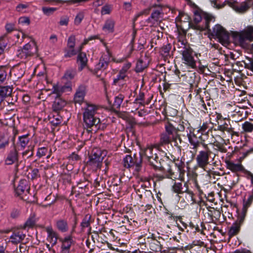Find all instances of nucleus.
Here are the masks:
<instances>
[{"mask_svg": "<svg viewBox=\"0 0 253 253\" xmlns=\"http://www.w3.org/2000/svg\"><path fill=\"white\" fill-rule=\"evenodd\" d=\"M194 14L193 23L190 21V17L183 12H179V15L176 18V19H179V20L182 21V17H185V19L188 21L189 28L199 31H204L206 29H209L210 23L213 18L211 15L206 13L201 15L197 10L195 11Z\"/></svg>", "mask_w": 253, "mask_h": 253, "instance_id": "1", "label": "nucleus"}, {"mask_svg": "<svg viewBox=\"0 0 253 253\" xmlns=\"http://www.w3.org/2000/svg\"><path fill=\"white\" fill-rule=\"evenodd\" d=\"M97 107L93 104H86V107L84 108L83 113V120L86 127L91 128V130H87L88 132L92 130L96 131L100 128V120L96 116Z\"/></svg>", "mask_w": 253, "mask_h": 253, "instance_id": "2", "label": "nucleus"}, {"mask_svg": "<svg viewBox=\"0 0 253 253\" xmlns=\"http://www.w3.org/2000/svg\"><path fill=\"white\" fill-rule=\"evenodd\" d=\"M231 36L236 44L243 47L246 45V41H253V26H248L240 32H232Z\"/></svg>", "mask_w": 253, "mask_h": 253, "instance_id": "3", "label": "nucleus"}, {"mask_svg": "<svg viewBox=\"0 0 253 253\" xmlns=\"http://www.w3.org/2000/svg\"><path fill=\"white\" fill-rule=\"evenodd\" d=\"M71 90L72 87L70 84L53 86V93L57 95V97L55 98L52 104V109L54 112L58 113L66 104V102L59 97L60 94L63 92L71 91Z\"/></svg>", "mask_w": 253, "mask_h": 253, "instance_id": "4", "label": "nucleus"}, {"mask_svg": "<svg viewBox=\"0 0 253 253\" xmlns=\"http://www.w3.org/2000/svg\"><path fill=\"white\" fill-rule=\"evenodd\" d=\"M173 163L174 164V167L168 164L167 167L170 170H172V172H174L176 175H173L174 179H178L181 182H184L185 180V174L186 171L185 170V163L184 161H182V158L179 159V158L176 159L175 157L173 158Z\"/></svg>", "mask_w": 253, "mask_h": 253, "instance_id": "5", "label": "nucleus"}, {"mask_svg": "<svg viewBox=\"0 0 253 253\" xmlns=\"http://www.w3.org/2000/svg\"><path fill=\"white\" fill-rule=\"evenodd\" d=\"M37 51V44L35 41H32L24 45L22 48L18 49L16 51V56L21 59H25L34 56Z\"/></svg>", "mask_w": 253, "mask_h": 253, "instance_id": "6", "label": "nucleus"}, {"mask_svg": "<svg viewBox=\"0 0 253 253\" xmlns=\"http://www.w3.org/2000/svg\"><path fill=\"white\" fill-rule=\"evenodd\" d=\"M124 167L126 169L132 168L136 172H139L142 168V158L137 156L136 154H134L133 156L131 155H127L123 160Z\"/></svg>", "mask_w": 253, "mask_h": 253, "instance_id": "7", "label": "nucleus"}, {"mask_svg": "<svg viewBox=\"0 0 253 253\" xmlns=\"http://www.w3.org/2000/svg\"><path fill=\"white\" fill-rule=\"evenodd\" d=\"M105 156L106 153L102 151L99 148H94L92 150L87 164L95 169H100L101 167L103 158Z\"/></svg>", "mask_w": 253, "mask_h": 253, "instance_id": "8", "label": "nucleus"}, {"mask_svg": "<svg viewBox=\"0 0 253 253\" xmlns=\"http://www.w3.org/2000/svg\"><path fill=\"white\" fill-rule=\"evenodd\" d=\"M212 37L218 39L221 43H228L229 36L228 32L220 25L216 24L213 27L212 31L207 29Z\"/></svg>", "mask_w": 253, "mask_h": 253, "instance_id": "9", "label": "nucleus"}, {"mask_svg": "<svg viewBox=\"0 0 253 253\" xmlns=\"http://www.w3.org/2000/svg\"><path fill=\"white\" fill-rule=\"evenodd\" d=\"M181 49L183 50L179 51V53L182 55V62L191 68H196V61L194 59L193 51L191 47Z\"/></svg>", "mask_w": 253, "mask_h": 253, "instance_id": "10", "label": "nucleus"}, {"mask_svg": "<svg viewBox=\"0 0 253 253\" xmlns=\"http://www.w3.org/2000/svg\"><path fill=\"white\" fill-rule=\"evenodd\" d=\"M154 8H158L154 10L151 13V16L147 19L146 22L150 26L158 25L163 18L164 13L163 12L162 6L161 4H154L152 6Z\"/></svg>", "mask_w": 253, "mask_h": 253, "instance_id": "11", "label": "nucleus"}, {"mask_svg": "<svg viewBox=\"0 0 253 253\" xmlns=\"http://www.w3.org/2000/svg\"><path fill=\"white\" fill-rule=\"evenodd\" d=\"M165 131L160 135L159 145L163 146L171 142V136L175 131V128L170 123L165 125Z\"/></svg>", "mask_w": 253, "mask_h": 253, "instance_id": "12", "label": "nucleus"}, {"mask_svg": "<svg viewBox=\"0 0 253 253\" xmlns=\"http://www.w3.org/2000/svg\"><path fill=\"white\" fill-rule=\"evenodd\" d=\"M204 150L199 152L196 160L197 165L201 168L205 169L209 164L210 157L212 153L210 148H203Z\"/></svg>", "mask_w": 253, "mask_h": 253, "instance_id": "13", "label": "nucleus"}, {"mask_svg": "<svg viewBox=\"0 0 253 253\" xmlns=\"http://www.w3.org/2000/svg\"><path fill=\"white\" fill-rule=\"evenodd\" d=\"M171 188L173 192L178 194L186 193L190 195L192 197H193L194 195L193 192L188 188L187 182H184L183 185L181 182H174Z\"/></svg>", "mask_w": 253, "mask_h": 253, "instance_id": "14", "label": "nucleus"}, {"mask_svg": "<svg viewBox=\"0 0 253 253\" xmlns=\"http://www.w3.org/2000/svg\"><path fill=\"white\" fill-rule=\"evenodd\" d=\"M59 241L61 242V253H70L71 247L74 245L75 242L71 235H68L64 238H59Z\"/></svg>", "mask_w": 253, "mask_h": 253, "instance_id": "15", "label": "nucleus"}, {"mask_svg": "<svg viewBox=\"0 0 253 253\" xmlns=\"http://www.w3.org/2000/svg\"><path fill=\"white\" fill-rule=\"evenodd\" d=\"M214 130L223 132L226 131L230 134H232L234 132V128L230 124V120L226 119L220 120L219 122H218L217 128H215Z\"/></svg>", "mask_w": 253, "mask_h": 253, "instance_id": "16", "label": "nucleus"}, {"mask_svg": "<svg viewBox=\"0 0 253 253\" xmlns=\"http://www.w3.org/2000/svg\"><path fill=\"white\" fill-rule=\"evenodd\" d=\"M164 241L161 237H158V239L154 237H151V239L147 243L149 245L150 250L155 252H161L162 250V243Z\"/></svg>", "mask_w": 253, "mask_h": 253, "instance_id": "17", "label": "nucleus"}, {"mask_svg": "<svg viewBox=\"0 0 253 253\" xmlns=\"http://www.w3.org/2000/svg\"><path fill=\"white\" fill-rule=\"evenodd\" d=\"M187 137L190 145L192 146L191 148L196 152L199 147L202 146L201 140H200V136H197L194 132L190 131L189 133L187 134Z\"/></svg>", "mask_w": 253, "mask_h": 253, "instance_id": "18", "label": "nucleus"}, {"mask_svg": "<svg viewBox=\"0 0 253 253\" xmlns=\"http://www.w3.org/2000/svg\"><path fill=\"white\" fill-rule=\"evenodd\" d=\"M187 137L190 145L192 146L191 148L196 152L199 147L202 146L201 140H200V136H197L194 132L190 131L189 133L187 134Z\"/></svg>", "mask_w": 253, "mask_h": 253, "instance_id": "19", "label": "nucleus"}, {"mask_svg": "<svg viewBox=\"0 0 253 253\" xmlns=\"http://www.w3.org/2000/svg\"><path fill=\"white\" fill-rule=\"evenodd\" d=\"M157 150L154 149L152 146H148L144 149H141L139 157L147 160L151 159V157L157 154Z\"/></svg>", "mask_w": 253, "mask_h": 253, "instance_id": "20", "label": "nucleus"}, {"mask_svg": "<svg viewBox=\"0 0 253 253\" xmlns=\"http://www.w3.org/2000/svg\"><path fill=\"white\" fill-rule=\"evenodd\" d=\"M146 161L155 170H164V168L161 164L157 153Z\"/></svg>", "mask_w": 253, "mask_h": 253, "instance_id": "21", "label": "nucleus"}, {"mask_svg": "<svg viewBox=\"0 0 253 253\" xmlns=\"http://www.w3.org/2000/svg\"><path fill=\"white\" fill-rule=\"evenodd\" d=\"M26 237L25 234L21 230H15L10 237L11 242L13 244H17L22 242Z\"/></svg>", "mask_w": 253, "mask_h": 253, "instance_id": "22", "label": "nucleus"}, {"mask_svg": "<svg viewBox=\"0 0 253 253\" xmlns=\"http://www.w3.org/2000/svg\"><path fill=\"white\" fill-rule=\"evenodd\" d=\"M45 230L47 233V240L52 244V246L55 245L58 237L57 233L54 231L51 226L47 227Z\"/></svg>", "mask_w": 253, "mask_h": 253, "instance_id": "23", "label": "nucleus"}, {"mask_svg": "<svg viewBox=\"0 0 253 253\" xmlns=\"http://www.w3.org/2000/svg\"><path fill=\"white\" fill-rule=\"evenodd\" d=\"M164 172L163 174H156L155 175V177L159 181L163 180L165 179H171L173 180H175L174 179V177L173 175H176L174 173V172H172V170H169L168 168L167 167L166 169L164 168V170H162Z\"/></svg>", "mask_w": 253, "mask_h": 253, "instance_id": "24", "label": "nucleus"}, {"mask_svg": "<svg viewBox=\"0 0 253 253\" xmlns=\"http://www.w3.org/2000/svg\"><path fill=\"white\" fill-rule=\"evenodd\" d=\"M18 152L15 147L10 150L8 153L7 158L5 159V164L7 165H10L14 164L15 162L18 161Z\"/></svg>", "mask_w": 253, "mask_h": 253, "instance_id": "25", "label": "nucleus"}, {"mask_svg": "<svg viewBox=\"0 0 253 253\" xmlns=\"http://www.w3.org/2000/svg\"><path fill=\"white\" fill-rule=\"evenodd\" d=\"M175 75L176 76V77H178V80H176L175 82H180L181 81V78H183V81H185L186 83H188L189 84H192V82L191 80H189L188 79V77H190L191 79L192 78L193 76L195 78V73H192L190 72H188L187 73H185L184 75H181V77L180 78V72L179 70H176L174 72Z\"/></svg>", "mask_w": 253, "mask_h": 253, "instance_id": "26", "label": "nucleus"}, {"mask_svg": "<svg viewBox=\"0 0 253 253\" xmlns=\"http://www.w3.org/2000/svg\"><path fill=\"white\" fill-rule=\"evenodd\" d=\"M77 62L79 64L78 70L80 71L83 70V69L86 66L87 62V58L86 55L84 52H80L77 57Z\"/></svg>", "mask_w": 253, "mask_h": 253, "instance_id": "27", "label": "nucleus"}, {"mask_svg": "<svg viewBox=\"0 0 253 253\" xmlns=\"http://www.w3.org/2000/svg\"><path fill=\"white\" fill-rule=\"evenodd\" d=\"M56 227L57 229L62 233H65L69 230V225L67 220L59 219L56 221Z\"/></svg>", "mask_w": 253, "mask_h": 253, "instance_id": "28", "label": "nucleus"}, {"mask_svg": "<svg viewBox=\"0 0 253 253\" xmlns=\"http://www.w3.org/2000/svg\"><path fill=\"white\" fill-rule=\"evenodd\" d=\"M225 163L227 168L232 172L242 171L244 169L243 166L241 164H235L228 160H226Z\"/></svg>", "mask_w": 253, "mask_h": 253, "instance_id": "29", "label": "nucleus"}, {"mask_svg": "<svg viewBox=\"0 0 253 253\" xmlns=\"http://www.w3.org/2000/svg\"><path fill=\"white\" fill-rule=\"evenodd\" d=\"M27 191H29L30 188L28 187L27 185V181L25 180H21L19 181V183L16 188L15 189V191L17 196L22 195L25 190Z\"/></svg>", "mask_w": 253, "mask_h": 253, "instance_id": "30", "label": "nucleus"}, {"mask_svg": "<svg viewBox=\"0 0 253 253\" xmlns=\"http://www.w3.org/2000/svg\"><path fill=\"white\" fill-rule=\"evenodd\" d=\"M171 142L173 143V145L174 146L177 147L178 150L181 152V146L180 144L182 142V139L180 137V134H178L177 131L175 129V131L172 136H171Z\"/></svg>", "mask_w": 253, "mask_h": 253, "instance_id": "31", "label": "nucleus"}, {"mask_svg": "<svg viewBox=\"0 0 253 253\" xmlns=\"http://www.w3.org/2000/svg\"><path fill=\"white\" fill-rule=\"evenodd\" d=\"M115 25V22L113 19H107L105 22L102 29L103 31H107L109 33H113L114 32Z\"/></svg>", "mask_w": 253, "mask_h": 253, "instance_id": "32", "label": "nucleus"}, {"mask_svg": "<svg viewBox=\"0 0 253 253\" xmlns=\"http://www.w3.org/2000/svg\"><path fill=\"white\" fill-rule=\"evenodd\" d=\"M193 102L192 105L199 110L203 111L204 106L206 107V103L204 101L203 97H202L201 95H196Z\"/></svg>", "mask_w": 253, "mask_h": 253, "instance_id": "33", "label": "nucleus"}, {"mask_svg": "<svg viewBox=\"0 0 253 253\" xmlns=\"http://www.w3.org/2000/svg\"><path fill=\"white\" fill-rule=\"evenodd\" d=\"M91 219V215L90 214H86L85 215L81 223V226L82 231H84L85 228L89 227V232H90L91 229L90 227Z\"/></svg>", "mask_w": 253, "mask_h": 253, "instance_id": "34", "label": "nucleus"}, {"mask_svg": "<svg viewBox=\"0 0 253 253\" xmlns=\"http://www.w3.org/2000/svg\"><path fill=\"white\" fill-rule=\"evenodd\" d=\"M13 88L9 86L0 85V98L2 99L11 95Z\"/></svg>", "mask_w": 253, "mask_h": 253, "instance_id": "35", "label": "nucleus"}, {"mask_svg": "<svg viewBox=\"0 0 253 253\" xmlns=\"http://www.w3.org/2000/svg\"><path fill=\"white\" fill-rule=\"evenodd\" d=\"M85 95V92L83 88H79L76 91L74 96V101L76 103H81L84 99Z\"/></svg>", "mask_w": 253, "mask_h": 253, "instance_id": "36", "label": "nucleus"}, {"mask_svg": "<svg viewBox=\"0 0 253 253\" xmlns=\"http://www.w3.org/2000/svg\"><path fill=\"white\" fill-rule=\"evenodd\" d=\"M252 6H253V0H246L240 4L238 8L240 12H245Z\"/></svg>", "mask_w": 253, "mask_h": 253, "instance_id": "37", "label": "nucleus"}, {"mask_svg": "<svg viewBox=\"0 0 253 253\" xmlns=\"http://www.w3.org/2000/svg\"><path fill=\"white\" fill-rule=\"evenodd\" d=\"M241 226V225L237 223H233L229 229L228 232L229 236L230 237H232L238 234L240 230Z\"/></svg>", "mask_w": 253, "mask_h": 253, "instance_id": "38", "label": "nucleus"}, {"mask_svg": "<svg viewBox=\"0 0 253 253\" xmlns=\"http://www.w3.org/2000/svg\"><path fill=\"white\" fill-rule=\"evenodd\" d=\"M124 96L121 94H119L115 97L114 102L112 106L114 110L119 109L120 108L121 105L124 100Z\"/></svg>", "mask_w": 253, "mask_h": 253, "instance_id": "39", "label": "nucleus"}, {"mask_svg": "<svg viewBox=\"0 0 253 253\" xmlns=\"http://www.w3.org/2000/svg\"><path fill=\"white\" fill-rule=\"evenodd\" d=\"M8 39L6 35L0 37V55L4 52L8 43Z\"/></svg>", "mask_w": 253, "mask_h": 253, "instance_id": "40", "label": "nucleus"}, {"mask_svg": "<svg viewBox=\"0 0 253 253\" xmlns=\"http://www.w3.org/2000/svg\"><path fill=\"white\" fill-rule=\"evenodd\" d=\"M9 143V139L7 136L4 134L0 136V150H4Z\"/></svg>", "mask_w": 253, "mask_h": 253, "instance_id": "41", "label": "nucleus"}, {"mask_svg": "<svg viewBox=\"0 0 253 253\" xmlns=\"http://www.w3.org/2000/svg\"><path fill=\"white\" fill-rule=\"evenodd\" d=\"M188 47H190V46L187 43L186 41L184 39V37H181L179 38L177 42V48L178 49V52H179V51L183 50V49H181L182 48L185 49V48H188Z\"/></svg>", "mask_w": 253, "mask_h": 253, "instance_id": "42", "label": "nucleus"}, {"mask_svg": "<svg viewBox=\"0 0 253 253\" xmlns=\"http://www.w3.org/2000/svg\"><path fill=\"white\" fill-rule=\"evenodd\" d=\"M171 48V45L170 43H167L163 45L160 49V52L164 57H168L169 55V52Z\"/></svg>", "mask_w": 253, "mask_h": 253, "instance_id": "43", "label": "nucleus"}, {"mask_svg": "<svg viewBox=\"0 0 253 253\" xmlns=\"http://www.w3.org/2000/svg\"><path fill=\"white\" fill-rule=\"evenodd\" d=\"M50 123L54 126L60 125L62 122V117L57 114L56 116L53 115V118H49Z\"/></svg>", "mask_w": 253, "mask_h": 253, "instance_id": "44", "label": "nucleus"}, {"mask_svg": "<svg viewBox=\"0 0 253 253\" xmlns=\"http://www.w3.org/2000/svg\"><path fill=\"white\" fill-rule=\"evenodd\" d=\"M247 211V210H246L245 208V209L242 208L241 212L238 213L237 219L235 222L241 225L244 221Z\"/></svg>", "mask_w": 253, "mask_h": 253, "instance_id": "45", "label": "nucleus"}, {"mask_svg": "<svg viewBox=\"0 0 253 253\" xmlns=\"http://www.w3.org/2000/svg\"><path fill=\"white\" fill-rule=\"evenodd\" d=\"M206 107L204 106L203 111L206 113H208V111L211 110V107L213 106V102L212 100L210 98L209 96H207L206 97Z\"/></svg>", "mask_w": 253, "mask_h": 253, "instance_id": "46", "label": "nucleus"}, {"mask_svg": "<svg viewBox=\"0 0 253 253\" xmlns=\"http://www.w3.org/2000/svg\"><path fill=\"white\" fill-rule=\"evenodd\" d=\"M19 143L21 147L23 148H24L28 144L29 141V138L28 137V135H24L22 136H20L18 138Z\"/></svg>", "mask_w": 253, "mask_h": 253, "instance_id": "47", "label": "nucleus"}, {"mask_svg": "<svg viewBox=\"0 0 253 253\" xmlns=\"http://www.w3.org/2000/svg\"><path fill=\"white\" fill-rule=\"evenodd\" d=\"M200 140L203 148H209L208 145L206 143V141L208 140L209 137V133H200Z\"/></svg>", "mask_w": 253, "mask_h": 253, "instance_id": "48", "label": "nucleus"}, {"mask_svg": "<svg viewBox=\"0 0 253 253\" xmlns=\"http://www.w3.org/2000/svg\"><path fill=\"white\" fill-rule=\"evenodd\" d=\"M76 75V70L75 69H70L66 71L64 75V78L67 80H72L75 77Z\"/></svg>", "mask_w": 253, "mask_h": 253, "instance_id": "49", "label": "nucleus"}, {"mask_svg": "<svg viewBox=\"0 0 253 253\" xmlns=\"http://www.w3.org/2000/svg\"><path fill=\"white\" fill-rule=\"evenodd\" d=\"M242 128L244 131L251 132L253 130V124L249 122H245L242 125Z\"/></svg>", "mask_w": 253, "mask_h": 253, "instance_id": "50", "label": "nucleus"}, {"mask_svg": "<svg viewBox=\"0 0 253 253\" xmlns=\"http://www.w3.org/2000/svg\"><path fill=\"white\" fill-rule=\"evenodd\" d=\"M146 67V65L141 59H139L136 63L135 71L136 72H142Z\"/></svg>", "mask_w": 253, "mask_h": 253, "instance_id": "51", "label": "nucleus"}, {"mask_svg": "<svg viewBox=\"0 0 253 253\" xmlns=\"http://www.w3.org/2000/svg\"><path fill=\"white\" fill-rule=\"evenodd\" d=\"M84 18V13L83 11L79 12L76 16L74 19V24L76 25H79Z\"/></svg>", "mask_w": 253, "mask_h": 253, "instance_id": "52", "label": "nucleus"}, {"mask_svg": "<svg viewBox=\"0 0 253 253\" xmlns=\"http://www.w3.org/2000/svg\"><path fill=\"white\" fill-rule=\"evenodd\" d=\"M36 221L34 217H30L25 223L23 228L26 229L27 227L31 228L34 226Z\"/></svg>", "mask_w": 253, "mask_h": 253, "instance_id": "53", "label": "nucleus"}, {"mask_svg": "<svg viewBox=\"0 0 253 253\" xmlns=\"http://www.w3.org/2000/svg\"><path fill=\"white\" fill-rule=\"evenodd\" d=\"M147 240V237H145V236H140L138 239V245L139 246L141 250H145L146 249V246H144L145 242H146V240Z\"/></svg>", "mask_w": 253, "mask_h": 253, "instance_id": "54", "label": "nucleus"}, {"mask_svg": "<svg viewBox=\"0 0 253 253\" xmlns=\"http://www.w3.org/2000/svg\"><path fill=\"white\" fill-rule=\"evenodd\" d=\"M13 72H14L15 76L18 79H20L23 77L24 74H25V71L22 68L15 67L13 69Z\"/></svg>", "mask_w": 253, "mask_h": 253, "instance_id": "55", "label": "nucleus"}, {"mask_svg": "<svg viewBox=\"0 0 253 253\" xmlns=\"http://www.w3.org/2000/svg\"><path fill=\"white\" fill-rule=\"evenodd\" d=\"M209 128V125L207 123H204L202 125L200 126L199 128L197 130L198 133H209L210 129Z\"/></svg>", "mask_w": 253, "mask_h": 253, "instance_id": "56", "label": "nucleus"}, {"mask_svg": "<svg viewBox=\"0 0 253 253\" xmlns=\"http://www.w3.org/2000/svg\"><path fill=\"white\" fill-rule=\"evenodd\" d=\"M76 38L74 35L70 36L67 41V47L69 48L74 49L75 45Z\"/></svg>", "mask_w": 253, "mask_h": 253, "instance_id": "57", "label": "nucleus"}, {"mask_svg": "<svg viewBox=\"0 0 253 253\" xmlns=\"http://www.w3.org/2000/svg\"><path fill=\"white\" fill-rule=\"evenodd\" d=\"M111 53L109 51V50L107 49V52L106 53H104L100 57V59H101L102 61H104L105 62L109 64V63L110 62L111 60Z\"/></svg>", "mask_w": 253, "mask_h": 253, "instance_id": "58", "label": "nucleus"}, {"mask_svg": "<svg viewBox=\"0 0 253 253\" xmlns=\"http://www.w3.org/2000/svg\"><path fill=\"white\" fill-rule=\"evenodd\" d=\"M69 22V17L67 15H63L60 17L59 24L60 26H67Z\"/></svg>", "mask_w": 253, "mask_h": 253, "instance_id": "59", "label": "nucleus"}, {"mask_svg": "<svg viewBox=\"0 0 253 253\" xmlns=\"http://www.w3.org/2000/svg\"><path fill=\"white\" fill-rule=\"evenodd\" d=\"M253 201V195H250L247 201L244 200L243 209L248 210Z\"/></svg>", "mask_w": 253, "mask_h": 253, "instance_id": "60", "label": "nucleus"}, {"mask_svg": "<svg viewBox=\"0 0 253 253\" xmlns=\"http://www.w3.org/2000/svg\"><path fill=\"white\" fill-rule=\"evenodd\" d=\"M42 10L45 15L49 16L56 10V8L43 7Z\"/></svg>", "mask_w": 253, "mask_h": 253, "instance_id": "61", "label": "nucleus"}, {"mask_svg": "<svg viewBox=\"0 0 253 253\" xmlns=\"http://www.w3.org/2000/svg\"><path fill=\"white\" fill-rule=\"evenodd\" d=\"M48 149L46 147H42L38 149V150L37 153V156L41 158L46 155L47 153Z\"/></svg>", "mask_w": 253, "mask_h": 253, "instance_id": "62", "label": "nucleus"}, {"mask_svg": "<svg viewBox=\"0 0 253 253\" xmlns=\"http://www.w3.org/2000/svg\"><path fill=\"white\" fill-rule=\"evenodd\" d=\"M111 5L106 4L102 7L101 13L102 15L109 14L111 13Z\"/></svg>", "mask_w": 253, "mask_h": 253, "instance_id": "63", "label": "nucleus"}, {"mask_svg": "<svg viewBox=\"0 0 253 253\" xmlns=\"http://www.w3.org/2000/svg\"><path fill=\"white\" fill-rule=\"evenodd\" d=\"M108 66V64L105 62L104 61H102L100 58L99 62L96 65V69L100 70H104L106 69Z\"/></svg>", "mask_w": 253, "mask_h": 253, "instance_id": "64", "label": "nucleus"}]
</instances>
